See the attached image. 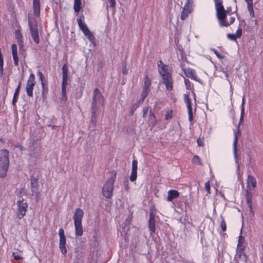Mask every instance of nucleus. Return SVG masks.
I'll return each instance as SVG.
<instances>
[{
	"instance_id": "0e129e2a",
	"label": "nucleus",
	"mask_w": 263,
	"mask_h": 263,
	"mask_svg": "<svg viewBox=\"0 0 263 263\" xmlns=\"http://www.w3.org/2000/svg\"><path fill=\"white\" fill-rule=\"evenodd\" d=\"M198 145L200 146H202L203 145V142L200 140L198 139L197 140Z\"/></svg>"
},
{
	"instance_id": "8fccbe9b",
	"label": "nucleus",
	"mask_w": 263,
	"mask_h": 263,
	"mask_svg": "<svg viewBox=\"0 0 263 263\" xmlns=\"http://www.w3.org/2000/svg\"><path fill=\"white\" fill-rule=\"evenodd\" d=\"M251 190L247 189L246 194V199H249V198L252 199V195L250 193Z\"/></svg>"
},
{
	"instance_id": "bf43d9fd",
	"label": "nucleus",
	"mask_w": 263,
	"mask_h": 263,
	"mask_svg": "<svg viewBox=\"0 0 263 263\" xmlns=\"http://www.w3.org/2000/svg\"><path fill=\"white\" fill-rule=\"evenodd\" d=\"M110 7H114L116 5L115 0H108Z\"/></svg>"
},
{
	"instance_id": "052dcab7",
	"label": "nucleus",
	"mask_w": 263,
	"mask_h": 263,
	"mask_svg": "<svg viewBox=\"0 0 263 263\" xmlns=\"http://www.w3.org/2000/svg\"><path fill=\"white\" fill-rule=\"evenodd\" d=\"M245 1L247 3L248 6L253 5V1L252 0H245Z\"/></svg>"
},
{
	"instance_id": "c756f323",
	"label": "nucleus",
	"mask_w": 263,
	"mask_h": 263,
	"mask_svg": "<svg viewBox=\"0 0 263 263\" xmlns=\"http://www.w3.org/2000/svg\"><path fill=\"white\" fill-rule=\"evenodd\" d=\"M151 84V80L148 77L147 75L145 76L144 81V86L143 88L148 89H149V87Z\"/></svg>"
},
{
	"instance_id": "4d7b16f0",
	"label": "nucleus",
	"mask_w": 263,
	"mask_h": 263,
	"mask_svg": "<svg viewBox=\"0 0 263 263\" xmlns=\"http://www.w3.org/2000/svg\"><path fill=\"white\" fill-rule=\"evenodd\" d=\"M193 3L194 0H188L187 3L185 4V5H187L188 7H190L192 8Z\"/></svg>"
},
{
	"instance_id": "7c9ffc66",
	"label": "nucleus",
	"mask_w": 263,
	"mask_h": 263,
	"mask_svg": "<svg viewBox=\"0 0 263 263\" xmlns=\"http://www.w3.org/2000/svg\"><path fill=\"white\" fill-rule=\"evenodd\" d=\"M215 9L216 12L224 10V8L222 5V0L218 1L217 2H215Z\"/></svg>"
},
{
	"instance_id": "6ab92c4d",
	"label": "nucleus",
	"mask_w": 263,
	"mask_h": 263,
	"mask_svg": "<svg viewBox=\"0 0 263 263\" xmlns=\"http://www.w3.org/2000/svg\"><path fill=\"white\" fill-rule=\"evenodd\" d=\"M75 234L77 236H81L83 235V227L82 223H74Z\"/></svg>"
},
{
	"instance_id": "338daca9",
	"label": "nucleus",
	"mask_w": 263,
	"mask_h": 263,
	"mask_svg": "<svg viewBox=\"0 0 263 263\" xmlns=\"http://www.w3.org/2000/svg\"><path fill=\"white\" fill-rule=\"evenodd\" d=\"M0 141L2 142H4V141L2 139H0Z\"/></svg>"
},
{
	"instance_id": "1a4fd4ad",
	"label": "nucleus",
	"mask_w": 263,
	"mask_h": 263,
	"mask_svg": "<svg viewBox=\"0 0 263 263\" xmlns=\"http://www.w3.org/2000/svg\"><path fill=\"white\" fill-rule=\"evenodd\" d=\"M84 215V212L80 208L75 210L73 216L74 223H82V219Z\"/></svg>"
},
{
	"instance_id": "393cba45",
	"label": "nucleus",
	"mask_w": 263,
	"mask_h": 263,
	"mask_svg": "<svg viewBox=\"0 0 263 263\" xmlns=\"http://www.w3.org/2000/svg\"><path fill=\"white\" fill-rule=\"evenodd\" d=\"M81 0H74L73 9L77 13L79 12L81 8Z\"/></svg>"
},
{
	"instance_id": "e2e57ef3",
	"label": "nucleus",
	"mask_w": 263,
	"mask_h": 263,
	"mask_svg": "<svg viewBox=\"0 0 263 263\" xmlns=\"http://www.w3.org/2000/svg\"><path fill=\"white\" fill-rule=\"evenodd\" d=\"M15 34H16V38H17L18 40H20V39L21 38V37H22V36H21V34L20 32H18V31H16V33H15Z\"/></svg>"
},
{
	"instance_id": "a878e982",
	"label": "nucleus",
	"mask_w": 263,
	"mask_h": 263,
	"mask_svg": "<svg viewBox=\"0 0 263 263\" xmlns=\"http://www.w3.org/2000/svg\"><path fill=\"white\" fill-rule=\"evenodd\" d=\"M83 32L90 42H93L94 41V36L88 28L85 29Z\"/></svg>"
},
{
	"instance_id": "de8ad7c7",
	"label": "nucleus",
	"mask_w": 263,
	"mask_h": 263,
	"mask_svg": "<svg viewBox=\"0 0 263 263\" xmlns=\"http://www.w3.org/2000/svg\"><path fill=\"white\" fill-rule=\"evenodd\" d=\"M212 50L213 51V52L216 55V56L220 59L223 58V56L221 55V54L217 50L215 49H212Z\"/></svg>"
},
{
	"instance_id": "a211bd4d",
	"label": "nucleus",
	"mask_w": 263,
	"mask_h": 263,
	"mask_svg": "<svg viewBox=\"0 0 263 263\" xmlns=\"http://www.w3.org/2000/svg\"><path fill=\"white\" fill-rule=\"evenodd\" d=\"M179 195L178 191L176 190H170L168 192V196L167 197V200L168 201H172L173 199L177 198Z\"/></svg>"
},
{
	"instance_id": "f3484780",
	"label": "nucleus",
	"mask_w": 263,
	"mask_h": 263,
	"mask_svg": "<svg viewBox=\"0 0 263 263\" xmlns=\"http://www.w3.org/2000/svg\"><path fill=\"white\" fill-rule=\"evenodd\" d=\"M33 7L34 14L36 16H38L40 13V1L33 0Z\"/></svg>"
},
{
	"instance_id": "c03bdc74",
	"label": "nucleus",
	"mask_w": 263,
	"mask_h": 263,
	"mask_svg": "<svg viewBox=\"0 0 263 263\" xmlns=\"http://www.w3.org/2000/svg\"><path fill=\"white\" fill-rule=\"evenodd\" d=\"M247 8H248V11H249L250 15L251 16H254V10H253V5H251L250 6H247Z\"/></svg>"
},
{
	"instance_id": "e433bc0d",
	"label": "nucleus",
	"mask_w": 263,
	"mask_h": 263,
	"mask_svg": "<svg viewBox=\"0 0 263 263\" xmlns=\"http://www.w3.org/2000/svg\"><path fill=\"white\" fill-rule=\"evenodd\" d=\"M192 161L196 165H201V159L197 155H195L193 157Z\"/></svg>"
},
{
	"instance_id": "c85d7f7f",
	"label": "nucleus",
	"mask_w": 263,
	"mask_h": 263,
	"mask_svg": "<svg viewBox=\"0 0 263 263\" xmlns=\"http://www.w3.org/2000/svg\"><path fill=\"white\" fill-rule=\"evenodd\" d=\"M240 235L239 236L238 243L237 247L238 248H245V246L244 245L245 242V238L241 235L242 231H240Z\"/></svg>"
},
{
	"instance_id": "aec40b11",
	"label": "nucleus",
	"mask_w": 263,
	"mask_h": 263,
	"mask_svg": "<svg viewBox=\"0 0 263 263\" xmlns=\"http://www.w3.org/2000/svg\"><path fill=\"white\" fill-rule=\"evenodd\" d=\"M227 11L223 10L218 12H216V16L218 20L219 21V24L221 26V22L224 21L226 18V14Z\"/></svg>"
},
{
	"instance_id": "4c0bfd02",
	"label": "nucleus",
	"mask_w": 263,
	"mask_h": 263,
	"mask_svg": "<svg viewBox=\"0 0 263 263\" xmlns=\"http://www.w3.org/2000/svg\"><path fill=\"white\" fill-rule=\"evenodd\" d=\"M31 36L32 37V39H33L34 42L36 44H39L40 43V38H39V32L31 33Z\"/></svg>"
},
{
	"instance_id": "a18cd8bd",
	"label": "nucleus",
	"mask_w": 263,
	"mask_h": 263,
	"mask_svg": "<svg viewBox=\"0 0 263 263\" xmlns=\"http://www.w3.org/2000/svg\"><path fill=\"white\" fill-rule=\"evenodd\" d=\"M235 34V36H236V37L237 38H240L242 35V30L241 28H239L237 30Z\"/></svg>"
},
{
	"instance_id": "49530a36",
	"label": "nucleus",
	"mask_w": 263,
	"mask_h": 263,
	"mask_svg": "<svg viewBox=\"0 0 263 263\" xmlns=\"http://www.w3.org/2000/svg\"><path fill=\"white\" fill-rule=\"evenodd\" d=\"M227 37L232 41H236L237 37L235 36L234 34H227Z\"/></svg>"
},
{
	"instance_id": "4468645a",
	"label": "nucleus",
	"mask_w": 263,
	"mask_h": 263,
	"mask_svg": "<svg viewBox=\"0 0 263 263\" xmlns=\"http://www.w3.org/2000/svg\"><path fill=\"white\" fill-rule=\"evenodd\" d=\"M192 9V8L188 7L187 5H184L181 13V20H184L188 16L189 14L191 13Z\"/></svg>"
},
{
	"instance_id": "cd10ccee",
	"label": "nucleus",
	"mask_w": 263,
	"mask_h": 263,
	"mask_svg": "<svg viewBox=\"0 0 263 263\" xmlns=\"http://www.w3.org/2000/svg\"><path fill=\"white\" fill-rule=\"evenodd\" d=\"M245 248H238L237 247L235 257L236 258H241V256H245L243 251Z\"/></svg>"
},
{
	"instance_id": "3c124183",
	"label": "nucleus",
	"mask_w": 263,
	"mask_h": 263,
	"mask_svg": "<svg viewBox=\"0 0 263 263\" xmlns=\"http://www.w3.org/2000/svg\"><path fill=\"white\" fill-rule=\"evenodd\" d=\"M172 114H173L172 110H170V111H167L166 115H165V119L168 120V119H171L172 117Z\"/></svg>"
},
{
	"instance_id": "603ef678",
	"label": "nucleus",
	"mask_w": 263,
	"mask_h": 263,
	"mask_svg": "<svg viewBox=\"0 0 263 263\" xmlns=\"http://www.w3.org/2000/svg\"><path fill=\"white\" fill-rule=\"evenodd\" d=\"M129 183L127 180L124 181L123 185L125 191H128L129 189Z\"/></svg>"
},
{
	"instance_id": "58836bf2",
	"label": "nucleus",
	"mask_w": 263,
	"mask_h": 263,
	"mask_svg": "<svg viewBox=\"0 0 263 263\" xmlns=\"http://www.w3.org/2000/svg\"><path fill=\"white\" fill-rule=\"evenodd\" d=\"M221 223H220V227H221V230L223 232H224L226 230L227 224H226V222L223 217L221 216Z\"/></svg>"
},
{
	"instance_id": "13d9d810",
	"label": "nucleus",
	"mask_w": 263,
	"mask_h": 263,
	"mask_svg": "<svg viewBox=\"0 0 263 263\" xmlns=\"http://www.w3.org/2000/svg\"><path fill=\"white\" fill-rule=\"evenodd\" d=\"M122 72L123 74H127V72H128V70L126 68V64H123V66H122Z\"/></svg>"
},
{
	"instance_id": "79ce46f5",
	"label": "nucleus",
	"mask_w": 263,
	"mask_h": 263,
	"mask_svg": "<svg viewBox=\"0 0 263 263\" xmlns=\"http://www.w3.org/2000/svg\"><path fill=\"white\" fill-rule=\"evenodd\" d=\"M244 104H245V98H243L242 101V104H241V115L240 119L239 124L242 121V119H243L242 114L244 112Z\"/></svg>"
},
{
	"instance_id": "412c9836",
	"label": "nucleus",
	"mask_w": 263,
	"mask_h": 263,
	"mask_svg": "<svg viewBox=\"0 0 263 263\" xmlns=\"http://www.w3.org/2000/svg\"><path fill=\"white\" fill-rule=\"evenodd\" d=\"M28 25L30 28V30L31 33L39 32L37 25L35 22H33L29 20Z\"/></svg>"
},
{
	"instance_id": "ddd939ff",
	"label": "nucleus",
	"mask_w": 263,
	"mask_h": 263,
	"mask_svg": "<svg viewBox=\"0 0 263 263\" xmlns=\"http://www.w3.org/2000/svg\"><path fill=\"white\" fill-rule=\"evenodd\" d=\"M62 70V83L67 84L68 68L66 64L63 65Z\"/></svg>"
},
{
	"instance_id": "f03ea898",
	"label": "nucleus",
	"mask_w": 263,
	"mask_h": 263,
	"mask_svg": "<svg viewBox=\"0 0 263 263\" xmlns=\"http://www.w3.org/2000/svg\"><path fill=\"white\" fill-rule=\"evenodd\" d=\"M9 166V152L3 149L0 151V177L4 178L6 176Z\"/></svg>"
},
{
	"instance_id": "ea45409f",
	"label": "nucleus",
	"mask_w": 263,
	"mask_h": 263,
	"mask_svg": "<svg viewBox=\"0 0 263 263\" xmlns=\"http://www.w3.org/2000/svg\"><path fill=\"white\" fill-rule=\"evenodd\" d=\"M137 172L136 171H132L131 174L129 177L130 180L131 181H134L137 179Z\"/></svg>"
},
{
	"instance_id": "69168bd1",
	"label": "nucleus",
	"mask_w": 263,
	"mask_h": 263,
	"mask_svg": "<svg viewBox=\"0 0 263 263\" xmlns=\"http://www.w3.org/2000/svg\"><path fill=\"white\" fill-rule=\"evenodd\" d=\"M184 82H185V84L187 85V83H189L190 81L189 80L184 79Z\"/></svg>"
},
{
	"instance_id": "680f3d73",
	"label": "nucleus",
	"mask_w": 263,
	"mask_h": 263,
	"mask_svg": "<svg viewBox=\"0 0 263 263\" xmlns=\"http://www.w3.org/2000/svg\"><path fill=\"white\" fill-rule=\"evenodd\" d=\"M248 204L250 208L251 207L252 204V199L249 198L246 199Z\"/></svg>"
},
{
	"instance_id": "5fc2aeb1",
	"label": "nucleus",
	"mask_w": 263,
	"mask_h": 263,
	"mask_svg": "<svg viewBox=\"0 0 263 263\" xmlns=\"http://www.w3.org/2000/svg\"><path fill=\"white\" fill-rule=\"evenodd\" d=\"M149 111L150 110H149V108L148 107L144 108L143 110V117L145 118L146 116L147 113L148 112H149Z\"/></svg>"
},
{
	"instance_id": "2f4dec72",
	"label": "nucleus",
	"mask_w": 263,
	"mask_h": 263,
	"mask_svg": "<svg viewBox=\"0 0 263 263\" xmlns=\"http://www.w3.org/2000/svg\"><path fill=\"white\" fill-rule=\"evenodd\" d=\"M141 104H142L141 101H137L135 104H134L133 105L129 112V115L130 116H132L133 115L134 111Z\"/></svg>"
},
{
	"instance_id": "0eeeda50",
	"label": "nucleus",
	"mask_w": 263,
	"mask_h": 263,
	"mask_svg": "<svg viewBox=\"0 0 263 263\" xmlns=\"http://www.w3.org/2000/svg\"><path fill=\"white\" fill-rule=\"evenodd\" d=\"M30 183L32 195L37 196L39 193L38 179L35 177L31 176Z\"/></svg>"
},
{
	"instance_id": "72a5a7b5",
	"label": "nucleus",
	"mask_w": 263,
	"mask_h": 263,
	"mask_svg": "<svg viewBox=\"0 0 263 263\" xmlns=\"http://www.w3.org/2000/svg\"><path fill=\"white\" fill-rule=\"evenodd\" d=\"M67 84H62V99L64 101H66L67 97H66V86Z\"/></svg>"
},
{
	"instance_id": "9d476101",
	"label": "nucleus",
	"mask_w": 263,
	"mask_h": 263,
	"mask_svg": "<svg viewBox=\"0 0 263 263\" xmlns=\"http://www.w3.org/2000/svg\"><path fill=\"white\" fill-rule=\"evenodd\" d=\"M247 189L252 190L256 186V181L255 178L252 175H248L247 178Z\"/></svg>"
},
{
	"instance_id": "39448f33",
	"label": "nucleus",
	"mask_w": 263,
	"mask_h": 263,
	"mask_svg": "<svg viewBox=\"0 0 263 263\" xmlns=\"http://www.w3.org/2000/svg\"><path fill=\"white\" fill-rule=\"evenodd\" d=\"M163 80V83L165 85L166 89L171 91L173 89L172 76L168 70L160 72Z\"/></svg>"
},
{
	"instance_id": "dca6fc26",
	"label": "nucleus",
	"mask_w": 263,
	"mask_h": 263,
	"mask_svg": "<svg viewBox=\"0 0 263 263\" xmlns=\"http://www.w3.org/2000/svg\"><path fill=\"white\" fill-rule=\"evenodd\" d=\"M59 248L63 254H65L67 253L66 248V237L60 238Z\"/></svg>"
},
{
	"instance_id": "09e8293b",
	"label": "nucleus",
	"mask_w": 263,
	"mask_h": 263,
	"mask_svg": "<svg viewBox=\"0 0 263 263\" xmlns=\"http://www.w3.org/2000/svg\"><path fill=\"white\" fill-rule=\"evenodd\" d=\"M149 121H151L152 123L155 122V115L153 113H152L151 109L149 111Z\"/></svg>"
},
{
	"instance_id": "2eb2a0df",
	"label": "nucleus",
	"mask_w": 263,
	"mask_h": 263,
	"mask_svg": "<svg viewBox=\"0 0 263 263\" xmlns=\"http://www.w3.org/2000/svg\"><path fill=\"white\" fill-rule=\"evenodd\" d=\"M17 46L16 44H13L12 45V53L13 55V59L14 60V65L16 66L18 65V58L17 53Z\"/></svg>"
},
{
	"instance_id": "c9c22d12",
	"label": "nucleus",
	"mask_w": 263,
	"mask_h": 263,
	"mask_svg": "<svg viewBox=\"0 0 263 263\" xmlns=\"http://www.w3.org/2000/svg\"><path fill=\"white\" fill-rule=\"evenodd\" d=\"M77 22L79 25V26L80 28V29L82 31H84L85 29H86L87 28V25L85 24V23L82 22L81 18H79L77 20Z\"/></svg>"
},
{
	"instance_id": "473e14b6",
	"label": "nucleus",
	"mask_w": 263,
	"mask_h": 263,
	"mask_svg": "<svg viewBox=\"0 0 263 263\" xmlns=\"http://www.w3.org/2000/svg\"><path fill=\"white\" fill-rule=\"evenodd\" d=\"M37 75L39 76L40 79L41 81V84H42V89H43L42 92L44 93L45 92L47 91V90L45 89V83L43 82L44 77H43L42 73L41 71L37 72Z\"/></svg>"
},
{
	"instance_id": "20e7f679",
	"label": "nucleus",
	"mask_w": 263,
	"mask_h": 263,
	"mask_svg": "<svg viewBox=\"0 0 263 263\" xmlns=\"http://www.w3.org/2000/svg\"><path fill=\"white\" fill-rule=\"evenodd\" d=\"M17 211L16 217L18 219H21L25 215L28 210V205L24 199H22L17 201Z\"/></svg>"
},
{
	"instance_id": "9b49d317",
	"label": "nucleus",
	"mask_w": 263,
	"mask_h": 263,
	"mask_svg": "<svg viewBox=\"0 0 263 263\" xmlns=\"http://www.w3.org/2000/svg\"><path fill=\"white\" fill-rule=\"evenodd\" d=\"M183 71L185 76L190 79L197 81L195 71L191 68L183 69Z\"/></svg>"
},
{
	"instance_id": "a19ab883",
	"label": "nucleus",
	"mask_w": 263,
	"mask_h": 263,
	"mask_svg": "<svg viewBox=\"0 0 263 263\" xmlns=\"http://www.w3.org/2000/svg\"><path fill=\"white\" fill-rule=\"evenodd\" d=\"M137 165L138 162L136 160H134L132 162V171H137Z\"/></svg>"
},
{
	"instance_id": "4be33fe9",
	"label": "nucleus",
	"mask_w": 263,
	"mask_h": 263,
	"mask_svg": "<svg viewBox=\"0 0 263 263\" xmlns=\"http://www.w3.org/2000/svg\"><path fill=\"white\" fill-rule=\"evenodd\" d=\"M21 87V82H20L18 85L15 89V91L14 93L13 98L12 100V104L14 106L15 105L16 102L17 101V98L20 93V90Z\"/></svg>"
},
{
	"instance_id": "f704fd0d",
	"label": "nucleus",
	"mask_w": 263,
	"mask_h": 263,
	"mask_svg": "<svg viewBox=\"0 0 263 263\" xmlns=\"http://www.w3.org/2000/svg\"><path fill=\"white\" fill-rule=\"evenodd\" d=\"M149 90L147 89L143 88L142 91L141 92V98L140 99H139L138 101H141V103L142 104L144 99L146 98V97L147 96V92Z\"/></svg>"
},
{
	"instance_id": "5701e85b",
	"label": "nucleus",
	"mask_w": 263,
	"mask_h": 263,
	"mask_svg": "<svg viewBox=\"0 0 263 263\" xmlns=\"http://www.w3.org/2000/svg\"><path fill=\"white\" fill-rule=\"evenodd\" d=\"M237 134L235 132V137L233 141V153L234 158L235 159L236 163H237Z\"/></svg>"
},
{
	"instance_id": "7ed1b4c3",
	"label": "nucleus",
	"mask_w": 263,
	"mask_h": 263,
	"mask_svg": "<svg viewBox=\"0 0 263 263\" xmlns=\"http://www.w3.org/2000/svg\"><path fill=\"white\" fill-rule=\"evenodd\" d=\"M116 176V173L114 172H112L111 173L110 177L106 180L105 184L102 187V194L103 196L107 199H110L112 196L114 183Z\"/></svg>"
},
{
	"instance_id": "864d4df0",
	"label": "nucleus",
	"mask_w": 263,
	"mask_h": 263,
	"mask_svg": "<svg viewBox=\"0 0 263 263\" xmlns=\"http://www.w3.org/2000/svg\"><path fill=\"white\" fill-rule=\"evenodd\" d=\"M13 257L14 258V259L16 260H20L21 258H22V257L21 256V255H20L18 254V253L17 252H14L13 253Z\"/></svg>"
},
{
	"instance_id": "37998d69",
	"label": "nucleus",
	"mask_w": 263,
	"mask_h": 263,
	"mask_svg": "<svg viewBox=\"0 0 263 263\" xmlns=\"http://www.w3.org/2000/svg\"><path fill=\"white\" fill-rule=\"evenodd\" d=\"M204 188L207 193L210 194V182L209 180L205 182Z\"/></svg>"
},
{
	"instance_id": "f257e3e1",
	"label": "nucleus",
	"mask_w": 263,
	"mask_h": 263,
	"mask_svg": "<svg viewBox=\"0 0 263 263\" xmlns=\"http://www.w3.org/2000/svg\"><path fill=\"white\" fill-rule=\"evenodd\" d=\"M104 99L98 88H95L93 93V99L91 106L92 121L96 118V112L104 106Z\"/></svg>"
},
{
	"instance_id": "f8f14e48",
	"label": "nucleus",
	"mask_w": 263,
	"mask_h": 263,
	"mask_svg": "<svg viewBox=\"0 0 263 263\" xmlns=\"http://www.w3.org/2000/svg\"><path fill=\"white\" fill-rule=\"evenodd\" d=\"M148 228L151 231V234L155 232V219L154 214L151 213L149 218Z\"/></svg>"
},
{
	"instance_id": "6e6552de",
	"label": "nucleus",
	"mask_w": 263,
	"mask_h": 263,
	"mask_svg": "<svg viewBox=\"0 0 263 263\" xmlns=\"http://www.w3.org/2000/svg\"><path fill=\"white\" fill-rule=\"evenodd\" d=\"M184 101L186 104L187 112L189 115V120L190 122H192L193 120V115L192 107L191 105V102L189 96L187 94L184 95Z\"/></svg>"
},
{
	"instance_id": "423d86ee",
	"label": "nucleus",
	"mask_w": 263,
	"mask_h": 263,
	"mask_svg": "<svg viewBox=\"0 0 263 263\" xmlns=\"http://www.w3.org/2000/svg\"><path fill=\"white\" fill-rule=\"evenodd\" d=\"M35 84V76L33 73H31L28 78L26 86L27 94L29 97L33 96V90Z\"/></svg>"
},
{
	"instance_id": "b1692460",
	"label": "nucleus",
	"mask_w": 263,
	"mask_h": 263,
	"mask_svg": "<svg viewBox=\"0 0 263 263\" xmlns=\"http://www.w3.org/2000/svg\"><path fill=\"white\" fill-rule=\"evenodd\" d=\"M158 70L159 73L168 70L167 66L163 64L162 61L159 60L158 62Z\"/></svg>"
},
{
	"instance_id": "6e6d98bb",
	"label": "nucleus",
	"mask_w": 263,
	"mask_h": 263,
	"mask_svg": "<svg viewBox=\"0 0 263 263\" xmlns=\"http://www.w3.org/2000/svg\"><path fill=\"white\" fill-rule=\"evenodd\" d=\"M59 234L60 238L65 237V234H64V230L63 229H62V228L60 229Z\"/></svg>"
},
{
	"instance_id": "bb28decb",
	"label": "nucleus",
	"mask_w": 263,
	"mask_h": 263,
	"mask_svg": "<svg viewBox=\"0 0 263 263\" xmlns=\"http://www.w3.org/2000/svg\"><path fill=\"white\" fill-rule=\"evenodd\" d=\"M235 18L234 17L231 16L229 18V20L227 21L226 19L221 22V26L228 27L230 25L233 24L235 21Z\"/></svg>"
}]
</instances>
